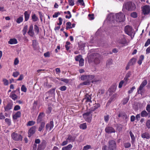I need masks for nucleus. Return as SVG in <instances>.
<instances>
[{"instance_id":"14","label":"nucleus","mask_w":150,"mask_h":150,"mask_svg":"<svg viewBox=\"0 0 150 150\" xmlns=\"http://www.w3.org/2000/svg\"><path fill=\"white\" fill-rule=\"evenodd\" d=\"M46 144V142L45 141L43 140L42 141L41 143L38 147V150H40L44 149Z\"/></svg>"},{"instance_id":"27","label":"nucleus","mask_w":150,"mask_h":150,"mask_svg":"<svg viewBox=\"0 0 150 150\" xmlns=\"http://www.w3.org/2000/svg\"><path fill=\"white\" fill-rule=\"evenodd\" d=\"M73 147V146L71 144H69L68 145L64 146L62 148V150H71Z\"/></svg>"},{"instance_id":"13","label":"nucleus","mask_w":150,"mask_h":150,"mask_svg":"<svg viewBox=\"0 0 150 150\" xmlns=\"http://www.w3.org/2000/svg\"><path fill=\"white\" fill-rule=\"evenodd\" d=\"M36 127L35 126H33L30 128L28 132V137H30L35 132Z\"/></svg>"},{"instance_id":"31","label":"nucleus","mask_w":150,"mask_h":150,"mask_svg":"<svg viewBox=\"0 0 150 150\" xmlns=\"http://www.w3.org/2000/svg\"><path fill=\"white\" fill-rule=\"evenodd\" d=\"M32 19L33 21L35 22L38 21V17L36 16L35 14H32Z\"/></svg>"},{"instance_id":"61","label":"nucleus","mask_w":150,"mask_h":150,"mask_svg":"<svg viewBox=\"0 0 150 150\" xmlns=\"http://www.w3.org/2000/svg\"><path fill=\"white\" fill-rule=\"evenodd\" d=\"M135 88V86L132 87L130 89V90L128 91V93H132L134 90Z\"/></svg>"},{"instance_id":"3","label":"nucleus","mask_w":150,"mask_h":150,"mask_svg":"<svg viewBox=\"0 0 150 150\" xmlns=\"http://www.w3.org/2000/svg\"><path fill=\"white\" fill-rule=\"evenodd\" d=\"M92 111H90L84 113L83 115V117L86 121L90 122L92 119Z\"/></svg>"},{"instance_id":"46","label":"nucleus","mask_w":150,"mask_h":150,"mask_svg":"<svg viewBox=\"0 0 150 150\" xmlns=\"http://www.w3.org/2000/svg\"><path fill=\"white\" fill-rule=\"evenodd\" d=\"M100 106V105L98 103H96L93 106V110L94 111L95 110L98 109Z\"/></svg>"},{"instance_id":"38","label":"nucleus","mask_w":150,"mask_h":150,"mask_svg":"<svg viewBox=\"0 0 150 150\" xmlns=\"http://www.w3.org/2000/svg\"><path fill=\"white\" fill-rule=\"evenodd\" d=\"M112 64V60L110 59L108 60L106 63V66L108 67L111 65Z\"/></svg>"},{"instance_id":"57","label":"nucleus","mask_w":150,"mask_h":150,"mask_svg":"<svg viewBox=\"0 0 150 150\" xmlns=\"http://www.w3.org/2000/svg\"><path fill=\"white\" fill-rule=\"evenodd\" d=\"M150 44V39H148L146 43L145 44L144 46L145 47H147Z\"/></svg>"},{"instance_id":"58","label":"nucleus","mask_w":150,"mask_h":150,"mask_svg":"<svg viewBox=\"0 0 150 150\" xmlns=\"http://www.w3.org/2000/svg\"><path fill=\"white\" fill-rule=\"evenodd\" d=\"M61 80L66 83H67L69 82V80L67 79L62 78L61 79Z\"/></svg>"},{"instance_id":"10","label":"nucleus","mask_w":150,"mask_h":150,"mask_svg":"<svg viewBox=\"0 0 150 150\" xmlns=\"http://www.w3.org/2000/svg\"><path fill=\"white\" fill-rule=\"evenodd\" d=\"M117 41L118 43L122 44H125L127 42L125 37L123 35L121 36L117 40Z\"/></svg>"},{"instance_id":"47","label":"nucleus","mask_w":150,"mask_h":150,"mask_svg":"<svg viewBox=\"0 0 150 150\" xmlns=\"http://www.w3.org/2000/svg\"><path fill=\"white\" fill-rule=\"evenodd\" d=\"M21 90L22 91L25 92L27 91V88L24 85H23L21 87Z\"/></svg>"},{"instance_id":"19","label":"nucleus","mask_w":150,"mask_h":150,"mask_svg":"<svg viewBox=\"0 0 150 150\" xmlns=\"http://www.w3.org/2000/svg\"><path fill=\"white\" fill-rule=\"evenodd\" d=\"M76 137L75 136H73L70 135H69L67 139L69 142H73L74 141Z\"/></svg>"},{"instance_id":"12","label":"nucleus","mask_w":150,"mask_h":150,"mask_svg":"<svg viewBox=\"0 0 150 150\" xmlns=\"http://www.w3.org/2000/svg\"><path fill=\"white\" fill-rule=\"evenodd\" d=\"M105 131L106 132L108 133H115V130L111 127L108 126L105 127Z\"/></svg>"},{"instance_id":"48","label":"nucleus","mask_w":150,"mask_h":150,"mask_svg":"<svg viewBox=\"0 0 150 150\" xmlns=\"http://www.w3.org/2000/svg\"><path fill=\"white\" fill-rule=\"evenodd\" d=\"M27 28L28 27L27 26H25L23 28L22 31L24 35H25L26 33Z\"/></svg>"},{"instance_id":"43","label":"nucleus","mask_w":150,"mask_h":150,"mask_svg":"<svg viewBox=\"0 0 150 150\" xmlns=\"http://www.w3.org/2000/svg\"><path fill=\"white\" fill-rule=\"evenodd\" d=\"M82 59V56L81 55L77 56L75 57V59L76 61H79L81 59Z\"/></svg>"},{"instance_id":"51","label":"nucleus","mask_w":150,"mask_h":150,"mask_svg":"<svg viewBox=\"0 0 150 150\" xmlns=\"http://www.w3.org/2000/svg\"><path fill=\"white\" fill-rule=\"evenodd\" d=\"M146 125L148 129H150V120H148L147 121Z\"/></svg>"},{"instance_id":"8","label":"nucleus","mask_w":150,"mask_h":150,"mask_svg":"<svg viewBox=\"0 0 150 150\" xmlns=\"http://www.w3.org/2000/svg\"><path fill=\"white\" fill-rule=\"evenodd\" d=\"M147 80H144L141 84L139 87L137 89V93L139 94L142 95V91L143 88L147 84Z\"/></svg>"},{"instance_id":"20","label":"nucleus","mask_w":150,"mask_h":150,"mask_svg":"<svg viewBox=\"0 0 150 150\" xmlns=\"http://www.w3.org/2000/svg\"><path fill=\"white\" fill-rule=\"evenodd\" d=\"M17 43L18 41L15 38L10 39L8 41V43L11 45L16 44Z\"/></svg>"},{"instance_id":"18","label":"nucleus","mask_w":150,"mask_h":150,"mask_svg":"<svg viewBox=\"0 0 150 150\" xmlns=\"http://www.w3.org/2000/svg\"><path fill=\"white\" fill-rule=\"evenodd\" d=\"M53 121H51L50 123L47 124L46 128L47 130H48L49 128V130H50L53 128Z\"/></svg>"},{"instance_id":"45","label":"nucleus","mask_w":150,"mask_h":150,"mask_svg":"<svg viewBox=\"0 0 150 150\" xmlns=\"http://www.w3.org/2000/svg\"><path fill=\"white\" fill-rule=\"evenodd\" d=\"M23 21V18L22 17H19L17 20L16 22L18 23H20Z\"/></svg>"},{"instance_id":"25","label":"nucleus","mask_w":150,"mask_h":150,"mask_svg":"<svg viewBox=\"0 0 150 150\" xmlns=\"http://www.w3.org/2000/svg\"><path fill=\"white\" fill-rule=\"evenodd\" d=\"M95 55L98 57V58L96 57L95 58L94 62L95 64H98L100 62V58L99 54L98 53L95 54Z\"/></svg>"},{"instance_id":"60","label":"nucleus","mask_w":150,"mask_h":150,"mask_svg":"<svg viewBox=\"0 0 150 150\" xmlns=\"http://www.w3.org/2000/svg\"><path fill=\"white\" fill-rule=\"evenodd\" d=\"M52 108L51 107H49L46 111V113L48 114H50L51 112Z\"/></svg>"},{"instance_id":"23","label":"nucleus","mask_w":150,"mask_h":150,"mask_svg":"<svg viewBox=\"0 0 150 150\" xmlns=\"http://www.w3.org/2000/svg\"><path fill=\"white\" fill-rule=\"evenodd\" d=\"M91 97L90 95L86 94V95L85 98L84 99L86 100L85 101L86 102H90L91 103L92 102L91 100Z\"/></svg>"},{"instance_id":"6","label":"nucleus","mask_w":150,"mask_h":150,"mask_svg":"<svg viewBox=\"0 0 150 150\" xmlns=\"http://www.w3.org/2000/svg\"><path fill=\"white\" fill-rule=\"evenodd\" d=\"M12 139L16 141H21L22 140V137L19 134L13 132L11 134Z\"/></svg>"},{"instance_id":"4","label":"nucleus","mask_w":150,"mask_h":150,"mask_svg":"<svg viewBox=\"0 0 150 150\" xmlns=\"http://www.w3.org/2000/svg\"><path fill=\"white\" fill-rule=\"evenodd\" d=\"M117 146L115 141L113 140H111L108 142V150H116Z\"/></svg>"},{"instance_id":"37","label":"nucleus","mask_w":150,"mask_h":150,"mask_svg":"<svg viewBox=\"0 0 150 150\" xmlns=\"http://www.w3.org/2000/svg\"><path fill=\"white\" fill-rule=\"evenodd\" d=\"M34 30L36 34H38L39 32V29L38 27L36 25H35L34 26Z\"/></svg>"},{"instance_id":"64","label":"nucleus","mask_w":150,"mask_h":150,"mask_svg":"<svg viewBox=\"0 0 150 150\" xmlns=\"http://www.w3.org/2000/svg\"><path fill=\"white\" fill-rule=\"evenodd\" d=\"M59 89L62 91H65L66 89V87L65 86H61Z\"/></svg>"},{"instance_id":"63","label":"nucleus","mask_w":150,"mask_h":150,"mask_svg":"<svg viewBox=\"0 0 150 150\" xmlns=\"http://www.w3.org/2000/svg\"><path fill=\"white\" fill-rule=\"evenodd\" d=\"M78 2L82 6H84L85 5L84 3L83 2V0H79L78 1Z\"/></svg>"},{"instance_id":"55","label":"nucleus","mask_w":150,"mask_h":150,"mask_svg":"<svg viewBox=\"0 0 150 150\" xmlns=\"http://www.w3.org/2000/svg\"><path fill=\"white\" fill-rule=\"evenodd\" d=\"M79 65L80 66H82L84 65V59H82L79 61Z\"/></svg>"},{"instance_id":"29","label":"nucleus","mask_w":150,"mask_h":150,"mask_svg":"<svg viewBox=\"0 0 150 150\" xmlns=\"http://www.w3.org/2000/svg\"><path fill=\"white\" fill-rule=\"evenodd\" d=\"M24 14L25 16V21H27L29 18L30 14L28 13V12L27 11H25L24 13Z\"/></svg>"},{"instance_id":"54","label":"nucleus","mask_w":150,"mask_h":150,"mask_svg":"<svg viewBox=\"0 0 150 150\" xmlns=\"http://www.w3.org/2000/svg\"><path fill=\"white\" fill-rule=\"evenodd\" d=\"M20 106L19 105H17L15 106L13 110H14L17 111L20 110Z\"/></svg>"},{"instance_id":"52","label":"nucleus","mask_w":150,"mask_h":150,"mask_svg":"<svg viewBox=\"0 0 150 150\" xmlns=\"http://www.w3.org/2000/svg\"><path fill=\"white\" fill-rule=\"evenodd\" d=\"M131 16L132 17L134 18H136L137 17V14L135 12H133L131 14Z\"/></svg>"},{"instance_id":"22","label":"nucleus","mask_w":150,"mask_h":150,"mask_svg":"<svg viewBox=\"0 0 150 150\" xmlns=\"http://www.w3.org/2000/svg\"><path fill=\"white\" fill-rule=\"evenodd\" d=\"M21 113L20 111L17 112L13 115V119L16 120L18 118L21 117Z\"/></svg>"},{"instance_id":"21","label":"nucleus","mask_w":150,"mask_h":150,"mask_svg":"<svg viewBox=\"0 0 150 150\" xmlns=\"http://www.w3.org/2000/svg\"><path fill=\"white\" fill-rule=\"evenodd\" d=\"M142 137L144 139H149L150 138V135L147 132L143 133L141 134Z\"/></svg>"},{"instance_id":"59","label":"nucleus","mask_w":150,"mask_h":150,"mask_svg":"<svg viewBox=\"0 0 150 150\" xmlns=\"http://www.w3.org/2000/svg\"><path fill=\"white\" fill-rule=\"evenodd\" d=\"M146 110L147 111L149 112H150V104H148L147 105L146 108Z\"/></svg>"},{"instance_id":"56","label":"nucleus","mask_w":150,"mask_h":150,"mask_svg":"<svg viewBox=\"0 0 150 150\" xmlns=\"http://www.w3.org/2000/svg\"><path fill=\"white\" fill-rule=\"evenodd\" d=\"M91 146L89 145H87L83 147V150H88V149H90Z\"/></svg>"},{"instance_id":"7","label":"nucleus","mask_w":150,"mask_h":150,"mask_svg":"<svg viewBox=\"0 0 150 150\" xmlns=\"http://www.w3.org/2000/svg\"><path fill=\"white\" fill-rule=\"evenodd\" d=\"M143 14L144 15L150 13V6L148 5H145L142 7Z\"/></svg>"},{"instance_id":"50","label":"nucleus","mask_w":150,"mask_h":150,"mask_svg":"<svg viewBox=\"0 0 150 150\" xmlns=\"http://www.w3.org/2000/svg\"><path fill=\"white\" fill-rule=\"evenodd\" d=\"M69 4L70 6H72L74 5V0H69Z\"/></svg>"},{"instance_id":"40","label":"nucleus","mask_w":150,"mask_h":150,"mask_svg":"<svg viewBox=\"0 0 150 150\" xmlns=\"http://www.w3.org/2000/svg\"><path fill=\"white\" fill-rule=\"evenodd\" d=\"M124 146L125 148H129L131 147V145L130 143L126 142L124 144Z\"/></svg>"},{"instance_id":"16","label":"nucleus","mask_w":150,"mask_h":150,"mask_svg":"<svg viewBox=\"0 0 150 150\" xmlns=\"http://www.w3.org/2000/svg\"><path fill=\"white\" fill-rule=\"evenodd\" d=\"M33 25H31L29 27V30L28 32V33L30 36L31 37H33L34 36V32L33 31Z\"/></svg>"},{"instance_id":"44","label":"nucleus","mask_w":150,"mask_h":150,"mask_svg":"<svg viewBox=\"0 0 150 150\" xmlns=\"http://www.w3.org/2000/svg\"><path fill=\"white\" fill-rule=\"evenodd\" d=\"M67 26L66 29H68L69 28H71L72 27H71V23L70 22H67L66 23Z\"/></svg>"},{"instance_id":"36","label":"nucleus","mask_w":150,"mask_h":150,"mask_svg":"<svg viewBox=\"0 0 150 150\" xmlns=\"http://www.w3.org/2000/svg\"><path fill=\"white\" fill-rule=\"evenodd\" d=\"M45 123L44 122H42L41 123L39 127L38 130L39 131H41L44 127Z\"/></svg>"},{"instance_id":"5","label":"nucleus","mask_w":150,"mask_h":150,"mask_svg":"<svg viewBox=\"0 0 150 150\" xmlns=\"http://www.w3.org/2000/svg\"><path fill=\"white\" fill-rule=\"evenodd\" d=\"M116 20L117 21L123 22L125 19V15L122 13L120 12L116 14Z\"/></svg>"},{"instance_id":"17","label":"nucleus","mask_w":150,"mask_h":150,"mask_svg":"<svg viewBox=\"0 0 150 150\" xmlns=\"http://www.w3.org/2000/svg\"><path fill=\"white\" fill-rule=\"evenodd\" d=\"M55 89H52L48 92L46 93L47 96H49V97L54 96V95Z\"/></svg>"},{"instance_id":"32","label":"nucleus","mask_w":150,"mask_h":150,"mask_svg":"<svg viewBox=\"0 0 150 150\" xmlns=\"http://www.w3.org/2000/svg\"><path fill=\"white\" fill-rule=\"evenodd\" d=\"M148 115V113L145 110L142 111L141 113V115L142 117H146Z\"/></svg>"},{"instance_id":"49","label":"nucleus","mask_w":150,"mask_h":150,"mask_svg":"<svg viewBox=\"0 0 150 150\" xmlns=\"http://www.w3.org/2000/svg\"><path fill=\"white\" fill-rule=\"evenodd\" d=\"M5 121L8 125H10L11 124V120L8 118H6L5 119Z\"/></svg>"},{"instance_id":"33","label":"nucleus","mask_w":150,"mask_h":150,"mask_svg":"<svg viewBox=\"0 0 150 150\" xmlns=\"http://www.w3.org/2000/svg\"><path fill=\"white\" fill-rule=\"evenodd\" d=\"M119 117H122L123 119L127 118V116L124 113H120L118 115Z\"/></svg>"},{"instance_id":"1","label":"nucleus","mask_w":150,"mask_h":150,"mask_svg":"<svg viewBox=\"0 0 150 150\" xmlns=\"http://www.w3.org/2000/svg\"><path fill=\"white\" fill-rule=\"evenodd\" d=\"M95 76L93 75H82L81 77V79L82 80L85 81L84 82L82 83V85H89L91 83L100 82V81L99 80L94 79L92 80L94 78Z\"/></svg>"},{"instance_id":"2","label":"nucleus","mask_w":150,"mask_h":150,"mask_svg":"<svg viewBox=\"0 0 150 150\" xmlns=\"http://www.w3.org/2000/svg\"><path fill=\"white\" fill-rule=\"evenodd\" d=\"M123 8L127 10L131 11L134 10L136 8L135 5L131 2H128L124 4Z\"/></svg>"},{"instance_id":"41","label":"nucleus","mask_w":150,"mask_h":150,"mask_svg":"<svg viewBox=\"0 0 150 150\" xmlns=\"http://www.w3.org/2000/svg\"><path fill=\"white\" fill-rule=\"evenodd\" d=\"M131 73L130 72H128L126 74V76L124 79V80H127V79L130 77L131 75Z\"/></svg>"},{"instance_id":"11","label":"nucleus","mask_w":150,"mask_h":150,"mask_svg":"<svg viewBox=\"0 0 150 150\" xmlns=\"http://www.w3.org/2000/svg\"><path fill=\"white\" fill-rule=\"evenodd\" d=\"M16 91H13L10 93L9 97L11 98L13 100H16L18 98V96L15 94Z\"/></svg>"},{"instance_id":"35","label":"nucleus","mask_w":150,"mask_h":150,"mask_svg":"<svg viewBox=\"0 0 150 150\" xmlns=\"http://www.w3.org/2000/svg\"><path fill=\"white\" fill-rule=\"evenodd\" d=\"M129 96H128L127 98H125L123 99L122 101V104L125 105L128 102L129 99Z\"/></svg>"},{"instance_id":"26","label":"nucleus","mask_w":150,"mask_h":150,"mask_svg":"<svg viewBox=\"0 0 150 150\" xmlns=\"http://www.w3.org/2000/svg\"><path fill=\"white\" fill-rule=\"evenodd\" d=\"M43 113H40L39 114L37 120V123H40L42 120V118L43 116Z\"/></svg>"},{"instance_id":"9","label":"nucleus","mask_w":150,"mask_h":150,"mask_svg":"<svg viewBox=\"0 0 150 150\" xmlns=\"http://www.w3.org/2000/svg\"><path fill=\"white\" fill-rule=\"evenodd\" d=\"M133 30L132 27L129 26L127 25L125 27V32L128 35H131L133 32Z\"/></svg>"},{"instance_id":"30","label":"nucleus","mask_w":150,"mask_h":150,"mask_svg":"<svg viewBox=\"0 0 150 150\" xmlns=\"http://www.w3.org/2000/svg\"><path fill=\"white\" fill-rule=\"evenodd\" d=\"M144 59V56L143 55H142L140 56L139 59L137 63L140 65L142 63L143 60Z\"/></svg>"},{"instance_id":"39","label":"nucleus","mask_w":150,"mask_h":150,"mask_svg":"<svg viewBox=\"0 0 150 150\" xmlns=\"http://www.w3.org/2000/svg\"><path fill=\"white\" fill-rule=\"evenodd\" d=\"M35 123V122L33 121H29L27 124L28 126H31L33 125Z\"/></svg>"},{"instance_id":"24","label":"nucleus","mask_w":150,"mask_h":150,"mask_svg":"<svg viewBox=\"0 0 150 150\" xmlns=\"http://www.w3.org/2000/svg\"><path fill=\"white\" fill-rule=\"evenodd\" d=\"M129 134L131 138V142L133 144L135 142V137L131 131L129 132Z\"/></svg>"},{"instance_id":"15","label":"nucleus","mask_w":150,"mask_h":150,"mask_svg":"<svg viewBox=\"0 0 150 150\" xmlns=\"http://www.w3.org/2000/svg\"><path fill=\"white\" fill-rule=\"evenodd\" d=\"M13 104L12 103H8L4 107L5 111H8L12 109Z\"/></svg>"},{"instance_id":"62","label":"nucleus","mask_w":150,"mask_h":150,"mask_svg":"<svg viewBox=\"0 0 150 150\" xmlns=\"http://www.w3.org/2000/svg\"><path fill=\"white\" fill-rule=\"evenodd\" d=\"M19 62V60H18V59L17 58H16L14 61V64L15 65H17L18 64Z\"/></svg>"},{"instance_id":"34","label":"nucleus","mask_w":150,"mask_h":150,"mask_svg":"<svg viewBox=\"0 0 150 150\" xmlns=\"http://www.w3.org/2000/svg\"><path fill=\"white\" fill-rule=\"evenodd\" d=\"M80 128L83 129H85L87 128V125L86 123H83L80 124Z\"/></svg>"},{"instance_id":"42","label":"nucleus","mask_w":150,"mask_h":150,"mask_svg":"<svg viewBox=\"0 0 150 150\" xmlns=\"http://www.w3.org/2000/svg\"><path fill=\"white\" fill-rule=\"evenodd\" d=\"M3 82L5 86H7L9 82L8 80L6 79H3Z\"/></svg>"},{"instance_id":"53","label":"nucleus","mask_w":150,"mask_h":150,"mask_svg":"<svg viewBox=\"0 0 150 150\" xmlns=\"http://www.w3.org/2000/svg\"><path fill=\"white\" fill-rule=\"evenodd\" d=\"M19 73L18 71H16L15 72H14L13 73V76L14 77H17L19 75Z\"/></svg>"},{"instance_id":"28","label":"nucleus","mask_w":150,"mask_h":150,"mask_svg":"<svg viewBox=\"0 0 150 150\" xmlns=\"http://www.w3.org/2000/svg\"><path fill=\"white\" fill-rule=\"evenodd\" d=\"M136 59L135 58H132L130 59L129 62V64L130 65H132L134 64L136 62Z\"/></svg>"}]
</instances>
